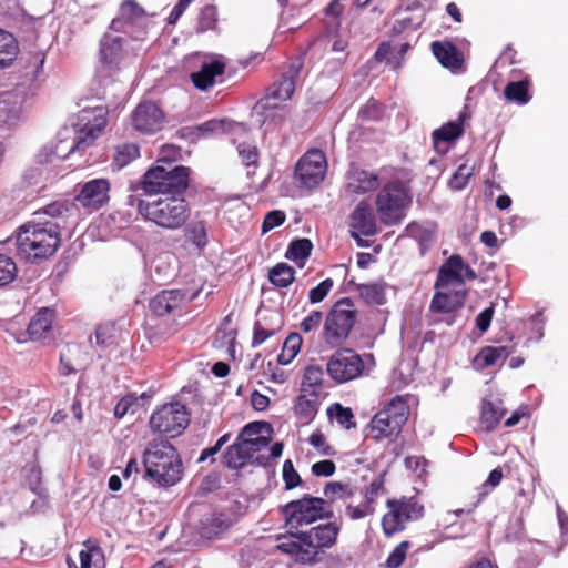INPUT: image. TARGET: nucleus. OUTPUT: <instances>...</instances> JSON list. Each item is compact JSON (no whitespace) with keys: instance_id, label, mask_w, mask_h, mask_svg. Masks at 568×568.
Instances as JSON below:
<instances>
[{"instance_id":"17","label":"nucleus","mask_w":568,"mask_h":568,"mask_svg":"<svg viewBox=\"0 0 568 568\" xmlns=\"http://www.w3.org/2000/svg\"><path fill=\"white\" fill-rule=\"evenodd\" d=\"M326 168L324 152L312 150L298 160L295 168V179L301 186L314 187L323 181Z\"/></svg>"},{"instance_id":"63","label":"nucleus","mask_w":568,"mask_h":568,"mask_svg":"<svg viewBox=\"0 0 568 568\" xmlns=\"http://www.w3.org/2000/svg\"><path fill=\"white\" fill-rule=\"evenodd\" d=\"M495 310L494 304L480 312L476 317V327L481 332H486L491 323Z\"/></svg>"},{"instance_id":"38","label":"nucleus","mask_w":568,"mask_h":568,"mask_svg":"<svg viewBox=\"0 0 568 568\" xmlns=\"http://www.w3.org/2000/svg\"><path fill=\"white\" fill-rule=\"evenodd\" d=\"M504 95L508 101L516 102L519 105H524L529 102L530 95L528 93V81H513L509 82L505 90Z\"/></svg>"},{"instance_id":"28","label":"nucleus","mask_w":568,"mask_h":568,"mask_svg":"<svg viewBox=\"0 0 568 568\" xmlns=\"http://www.w3.org/2000/svg\"><path fill=\"white\" fill-rule=\"evenodd\" d=\"M255 454L254 448H251L248 444L237 436L235 443L230 445L223 457L226 467L231 469L242 468Z\"/></svg>"},{"instance_id":"23","label":"nucleus","mask_w":568,"mask_h":568,"mask_svg":"<svg viewBox=\"0 0 568 568\" xmlns=\"http://www.w3.org/2000/svg\"><path fill=\"white\" fill-rule=\"evenodd\" d=\"M349 227L354 240H359V235L372 236L376 233V220L366 202L358 203L351 214Z\"/></svg>"},{"instance_id":"58","label":"nucleus","mask_w":568,"mask_h":568,"mask_svg":"<svg viewBox=\"0 0 568 568\" xmlns=\"http://www.w3.org/2000/svg\"><path fill=\"white\" fill-rule=\"evenodd\" d=\"M308 443L314 448H316L322 455L332 456L335 454L334 449L326 444V438L320 430L314 432L310 436Z\"/></svg>"},{"instance_id":"56","label":"nucleus","mask_w":568,"mask_h":568,"mask_svg":"<svg viewBox=\"0 0 568 568\" xmlns=\"http://www.w3.org/2000/svg\"><path fill=\"white\" fill-rule=\"evenodd\" d=\"M285 213L280 210L268 212L262 224V233H267L271 230L282 225L285 221Z\"/></svg>"},{"instance_id":"7","label":"nucleus","mask_w":568,"mask_h":568,"mask_svg":"<svg viewBox=\"0 0 568 568\" xmlns=\"http://www.w3.org/2000/svg\"><path fill=\"white\" fill-rule=\"evenodd\" d=\"M190 169L175 165L164 158L158 160L156 165L150 168L143 175L142 189L145 194L152 195H183L189 187Z\"/></svg>"},{"instance_id":"34","label":"nucleus","mask_w":568,"mask_h":568,"mask_svg":"<svg viewBox=\"0 0 568 568\" xmlns=\"http://www.w3.org/2000/svg\"><path fill=\"white\" fill-rule=\"evenodd\" d=\"M140 156V149L135 143H122L115 148L112 165L121 170Z\"/></svg>"},{"instance_id":"13","label":"nucleus","mask_w":568,"mask_h":568,"mask_svg":"<svg viewBox=\"0 0 568 568\" xmlns=\"http://www.w3.org/2000/svg\"><path fill=\"white\" fill-rule=\"evenodd\" d=\"M190 423V414L185 405L175 402L164 404L150 418V427L154 433L174 438L181 435Z\"/></svg>"},{"instance_id":"15","label":"nucleus","mask_w":568,"mask_h":568,"mask_svg":"<svg viewBox=\"0 0 568 568\" xmlns=\"http://www.w3.org/2000/svg\"><path fill=\"white\" fill-rule=\"evenodd\" d=\"M109 29L126 36L132 41H141L146 34L145 11L134 0H125Z\"/></svg>"},{"instance_id":"40","label":"nucleus","mask_w":568,"mask_h":568,"mask_svg":"<svg viewBox=\"0 0 568 568\" xmlns=\"http://www.w3.org/2000/svg\"><path fill=\"white\" fill-rule=\"evenodd\" d=\"M302 345V337L298 333H291L284 344L281 354L277 356V362L281 365H288L298 354Z\"/></svg>"},{"instance_id":"43","label":"nucleus","mask_w":568,"mask_h":568,"mask_svg":"<svg viewBox=\"0 0 568 568\" xmlns=\"http://www.w3.org/2000/svg\"><path fill=\"white\" fill-rule=\"evenodd\" d=\"M217 23V9L213 4L205 6L199 16L196 31L200 33L214 30Z\"/></svg>"},{"instance_id":"30","label":"nucleus","mask_w":568,"mask_h":568,"mask_svg":"<svg viewBox=\"0 0 568 568\" xmlns=\"http://www.w3.org/2000/svg\"><path fill=\"white\" fill-rule=\"evenodd\" d=\"M433 54L438 62L448 69H459L463 64V54L450 42L435 41L432 43Z\"/></svg>"},{"instance_id":"4","label":"nucleus","mask_w":568,"mask_h":568,"mask_svg":"<svg viewBox=\"0 0 568 568\" xmlns=\"http://www.w3.org/2000/svg\"><path fill=\"white\" fill-rule=\"evenodd\" d=\"M19 226L12 237L17 254L27 262L37 263L52 256L60 246L61 224L51 220L42 221L41 213Z\"/></svg>"},{"instance_id":"32","label":"nucleus","mask_w":568,"mask_h":568,"mask_svg":"<svg viewBox=\"0 0 568 568\" xmlns=\"http://www.w3.org/2000/svg\"><path fill=\"white\" fill-rule=\"evenodd\" d=\"M506 409L501 406V402L484 400L481 405V424L486 430L490 432L496 428L500 419L505 415Z\"/></svg>"},{"instance_id":"60","label":"nucleus","mask_w":568,"mask_h":568,"mask_svg":"<svg viewBox=\"0 0 568 568\" xmlns=\"http://www.w3.org/2000/svg\"><path fill=\"white\" fill-rule=\"evenodd\" d=\"M190 240L196 247L203 248L207 244L206 230L203 223H196L190 231Z\"/></svg>"},{"instance_id":"8","label":"nucleus","mask_w":568,"mask_h":568,"mask_svg":"<svg viewBox=\"0 0 568 568\" xmlns=\"http://www.w3.org/2000/svg\"><path fill=\"white\" fill-rule=\"evenodd\" d=\"M357 310L349 297L335 302L327 312L322 331V338L331 348L341 347L355 326Z\"/></svg>"},{"instance_id":"22","label":"nucleus","mask_w":568,"mask_h":568,"mask_svg":"<svg viewBox=\"0 0 568 568\" xmlns=\"http://www.w3.org/2000/svg\"><path fill=\"white\" fill-rule=\"evenodd\" d=\"M465 113L462 112L454 121H449L432 133L433 146L438 154H446L449 144L458 140L464 133Z\"/></svg>"},{"instance_id":"2","label":"nucleus","mask_w":568,"mask_h":568,"mask_svg":"<svg viewBox=\"0 0 568 568\" xmlns=\"http://www.w3.org/2000/svg\"><path fill=\"white\" fill-rule=\"evenodd\" d=\"M130 42V38L109 28L99 41L98 79L103 88L101 98L106 101L118 102L124 95L123 84L113 77L134 62L136 53Z\"/></svg>"},{"instance_id":"36","label":"nucleus","mask_w":568,"mask_h":568,"mask_svg":"<svg viewBox=\"0 0 568 568\" xmlns=\"http://www.w3.org/2000/svg\"><path fill=\"white\" fill-rule=\"evenodd\" d=\"M312 396L317 397V392L312 390ZM295 414L304 422H310L317 413L316 398H308L306 395L301 394L297 396L294 405Z\"/></svg>"},{"instance_id":"45","label":"nucleus","mask_w":568,"mask_h":568,"mask_svg":"<svg viewBox=\"0 0 568 568\" xmlns=\"http://www.w3.org/2000/svg\"><path fill=\"white\" fill-rule=\"evenodd\" d=\"M17 265L13 260L0 254V287L10 284L17 277Z\"/></svg>"},{"instance_id":"50","label":"nucleus","mask_w":568,"mask_h":568,"mask_svg":"<svg viewBox=\"0 0 568 568\" xmlns=\"http://www.w3.org/2000/svg\"><path fill=\"white\" fill-rule=\"evenodd\" d=\"M283 480L287 490L297 487L302 483L301 476L295 470L291 459H286L283 464Z\"/></svg>"},{"instance_id":"3","label":"nucleus","mask_w":568,"mask_h":568,"mask_svg":"<svg viewBox=\"0 0 568 568\" xmlns=\"http://www.w3.org/2000/svg\"><path fill=\"white\" fill-rule=\"evenodd\" d=\"M342 524L328 521L312 527L306 531L291 532V537H280L276 548L292 557L297 564L316 565L323 561L326 549L337 542Z\"/></svg>"},{"instance_id":"18","label":"nucleus","mask_w":568,"mask_h":568,"mask_svg":"<svg viewBox=\"0 0 568 568\" xmlns=\"http://www.w3.org/2000/svg\"><path fill=\"white\" fill-rule=\"evenodd\" d=\"M477 278L476 272L464 262L459 254H454L439 267L435 288L444 287L450 282L464 284L466 280Z\"/></svg>"},{"instance_id":"1","label":"nucleus","mask_w":568,"mask_h":568,"mask_svg":"<svg viewBox=\"0 0 568 568\" xmlns=\"http://www.w3.org/2000/svg\"><path fill=\"white\" fill-rule=\"evenodd\" d=\"M106 123V109L104 106L83 109L79 113L77 123L62 128L54 139L42 146L38 153L39 162L62 161L70 154L87 149L102 133Z\"/></svg>"},{"instance_id":"26","label":"nucleus","mask_w":568,"mask_h":568,"mask_svg":"<svg viewBox=\"0 0 568 568\" xmlns=\"http://www.w3.org/2000/svg\"><path fill=\"white\" fill-rule=\"evenodd\" d=\"M395 420L385 412L379 410L367 426V437L379 442L384 438L397 437L402 430V426H395Z\"/></svg>"},{"instance_id":"54","label":"nucleus","mask_w":568,"mask_h":568,"mask_svg":"<svg viewBox=\"0 0 568 568\" xmlns=\"http://www.w3.org/2000/svg\"><path fill=\"white\" fill-rule=\"evenodd\" d=\"M239 155L246 166L255 165L258 161V150L250 143H241L237 146Z\"/></svg>"},{"instance_id":"53","label":"nucleus","mask_w":568,"mask_h":568,"mask_svg":"<svg viewBox=\"0 0 568 568\" xmlns=\"http://www.w3.org/2000/svg\"><path fill=\"white\" fill-rule=\"evenodd\" d=\"M323 322V313L320 311H312L301 323L300 329L305 333L316 332Z\"/></svg>"},{"instance_id":"52","label":"nucleus","mask_w":568,"mask_h":568,"mask_svg":"<svg viewBox=\"0 0 568 568\" xmlns=\"http://www.w3.org/2000/svg\"><path fill=\"white\" fill-rule=\"evenodd\" d=\"M501 479H503V473H501L500 468L493 469L489 473L486 481L480 487V491L478 494L479 497H478L477 503H480L489 494L490 489H494L495 487H497L500 484Z\"/></svg>"},{"instance_id":"5","label":"nucleus","mask_w":568,"mask_h":568,"mask_svg":"<svg viewBox=\"0 0 568 568\" xmlns=\"http://www.w3.org/2000/svg\"><path fill=\"white\" fill-rule=\"evenodd\" d=\"M129 203L136 205L138 212L146 221L164 230L182 227L191 215V207L183 195H159L148 200L130 196Z\"/></svg>"},{"instance_id":"47","label":"nucleus","mask_w":568,"mask_h":568,"mask_svg":"<svg viewBox=\"0 0 568 568\" xmlns=\"http://www.w3.org/2000/svg\"><path fill=\"white\" fill-rule=\"evenodd\" d=\"M324 372L318 365L306 367L302 382V392H307V387H320L323 382Z\"/></svg>"},{"instance_id":"25","label":"nucleus","mask_w":568,"mask_h":568,"mask_svg":"<svg viewBox=\"0 0 568 568\" xmlns=\"http://www.w3.org/2000/svg\"><path fill=\"white\" fill-rule=\"evenodd\" d=\"M273 428L267 422H253L243 427L240 438H243L254 452L268 446Z\"/></svg>"},{"instance_id":"21","label":"nucleus","mask_w":568,"mask_h":568,"mask_svg":"<svg viewBox=\"0 0 568 568\" xmlns=\"http://www.w3.org/2000/svg\"><path fill=\"white\" fill-rule=\"evenodd\" d=\"M202 62L200 70L191 73V81L201 91H206L215 83L216 77L224 73L226 61L223 55L213 54Z\"/></svg>"},{"instance_id":"29","label":"nucleus","mask_w":568,"mask_h":568,"mask_svg":"<svg viewBox=\"0 0 568 568\" xmlns=\"http://www.w3.org/2000/svg\"><path fill=\"white\" fill-rule=\"evenodd\" d=\"M378 186V178L376 174L352 169L347 176V190L354 194H364L376 190Z\"/></svg>"},{"instance_id":"27","label":"nucleus","mask_w":568,"mask_h":568,"mask_svg":"<svg viewBox=\"0 0 568 568\" xmlns=\"http://www.w3.org/2000/svg\"><path fill=\"white\" fill-rule=\"evenodd\" d=\"M54 315L55 313L53 308H40L28 325L26 334L29 336V338L31 341L45 338L51 331Z\"/></svg>"},{"instance_id":"41","label":"nucleus","mask_w":568,"mask_h":568,"mask_svg":"<svg viewBox=\"0 0 568 568\" xmlns=\"http://www.w3.org/2000/svg\"><path fill=\"white\" fill-rule=\"evenodd\" d=\"M313 244L308 239H297L290 243L286 257L298 262H304L311 255Z\"/></svg>"},{"instance_id":"20","label":"nucleus","mask_w":568,"mask_h":568,"mask_svg":"<svg viewBox=\"0 0 568 568\" xmlns=\"http://www.w3.org/2000/svg\"><path fill=\"white\" fill-rule=\"evenodd\" d=\"M131 119L134 130L143 134H153L162 129L164 115L155 103L142 102L135 108Z\"/></svg>"},{"instance_id":"14","label":"nucleus","mask_w":568,"mask_h":568,"mask_svg":"<svg viewBox=\"0 0 568 568\" xmlns=\"http://www.w3.org/2000/svg\"><path fill=\"white\" fill-rule=\"evenodd\" d=\"M365 364L359 354L352 348L339 347L327 361L328 376L337 384H344L361 377Z\"/></svg>"},{"instance_id":"24","label":"nucleus","mask_w":568,"mask_h":568,"mask_svg":"<svg viewBox=\"0 0 568 568\" xmlns=\"http://www.w3.org/2000/svg\"><path fill=\"white\" fill-rule=\"evenodd\" d=\"M186 293L182 290H163L149 303V307L156 316H165L178 310L185 301Z\"/></svg>"},{"instance_id":"16","label":"nucleus","mask_w":568,"mask_h":568,"mask_svg":"<svg viewBox=\"0 0 568 568\" xmlns=\"http://www.w3.org/2000/svg\"><path fill=\"white\" fill-rule=\"evenodd\" d=\"M302 67L303 61L301 59L293 61L288 65V69L282 74L281 79L268 88L266 97L258 101L257 106L265 111L272 110L278 106V102L291 99Z\"/></svg>"},{"instance_id":"64","label":"nucleus","mask_w":568,"mask_h":568,"mask_svg":"<svg viewBox=\"0 0 568 568\" xmlns=\"http://www.w3.org/2000/svg\"><path fill=\"white\" fill-rule=\"evenodd\" d=\"M133 396H125L121 398L114 407V416L116 418H122L123 416H125L130 410L131 406L133 405Z\"/></svg>"},{"instance_id":"44","label":"nucleus","mask_w":568,"mask_h":568,"mask_svg":"<svg viewBox=\"0 0 568 568\" xmlns=\"http://www.w3.org/2000/svg\"><path fill=\"white\" fill-rule=\"evenodd\" d=\"M327 413L331 416L334 415L336 422L346 429L355 427L354 414L351 408L336 403L327 409Z\"/></svg>"},{"instance_id":"31","label":"nucleus","mask_w":568,"mask_h":568,"mask_svg":"<svg viewBox=\"0 0 568 568\" xmlns=\"http://www.w3.org/2000/svg\"><path fill=\"white\" fill-rule=\"evenodd\" d=\"M18 53L19 45L13 34L0 29V69L10 67Z\"/></svg>"},{"instance_id":"57","label":"nucleus","mask_w":568,"mask_h":568,"mask_svg":"<svg viewBox=\"0 0 568 568\" xmlns=\"http://www.w3.org/2000/svg\"><path fill=\"white\" fill-rule=\"evenodd\" d=\"M470 175V169H468L466 165H460L450 178L448 184L453 190H463L466 186Z\"/></svg>"},{"instance_id":"51","label":"nucleus","mask_w":568,"mask_h":568,"mask_svg":"<svg viewBox=\"0 0 568 568\" xmlns=\"http://www.w3.org/2000/svg\"><path fill=\"white\" fill-rule=\"evenodd\" d=\"M375 511L374 506L369 505L367 501L363 500L359 505L353 506L347 505L345 508L346 515L352 520H358L365 518L367 516L373 515Z\"/></svg>"},{"instance_id":"6","label":"nucleus","mask_w":568,"mask_h":568,"mask_svg":"<svg viewBox=\"0 0 568 568\" xmlns=\"http://www.w3.org/2000/svg\"><path fill=\"white\" fill-rule=\"evenodd\" d=\"M144 478L160 487L176 485L183 476V463L175 447L168 440L153 439L143 454Z\"/></svg>"},{"instance_id":"49","label":"nucleus","mask_w":568,"mask_h":568,"mask_svg":"<svg viewBox=\"0 0 568 568\" xmlns=\"http://www.w3.org/2000/svg\"><path fill=\"white\" fill-rule=\"evenodd\" d=\"M334 282L332 278H325L317 286L313 287L308 292L310 303H321L333 288Z\"/></svg>"},{"instance_id":"35","label":"nucleus","mask_w":568,"mask_h":568,"mask_svg":"<svg viewBox=\"0 0 568 568\" xmlns=\"http://www.w3.org/2000/svg\"><path fill=\"white\" fill-rule=\"evenodd\" d=\"M359 296L368 304L385 303V285L382 283L356 284Z\"/></svg>"},{"instance_id":"10","label":"nucleus","mask_w":568,"mask_h":568,"mask_svg":"<svg viewBox=\"0 0 568 568\" xmlns=\"http://www.w3.org/2000/svg\"><path fill=\"white\" fill-rule=\"evenodd\" d=\"M465 300V290L435 292L427 313L428 325L434 327L455 325L458 322L459 312L464 307Z\"/></svg>"},{"instance_id":"48","label":"nucleus","mask_w":568,"mask_h":568,"mask_svg":"<svg viewBox=\"0 0 568 568\" xmlns=\"http://www.w3.org/2000/svg\"><path fill=\"white\" fill-rule=\"evenodd\" d=\"M324 495L326 498L331 500H335L337 498H348L352 496V490L348 485H344L338 481H329L325 485Z\"/></svg>"},{"instance_id":"37","label":"nucleus","mask_w":568,"mask_h":568,"mask_svg":"<svg viewBox=\"0 0 568 568\" xmlns=\"http://www.w3.org/2000/svg\"><path fill=\"white\" fill-rule=\"evenodd\" d=\"M295 270L286 263H278L270 270L268 280L277 287L290 286L295 278Z\"/></svg>"},{"instance_id":"39","label":"nucleus","mask_w":568,"mask_h":568,"mask_svg":"<svg viewBox=\"0 0 568 568\" xmlns=\"http://www.w3.org/2000/svg\"><path fill=\"white\" fill-rule=\"evenodd\" d=\"M81 348L79 345H68L65 352L60 355L59 373L62 376H68L77 373L78 368L81 367L79 361H73V357L80 354Z\"/></svg>"},{"instance_id":"61","label":"nucleus","mask_w":568,"mask_h":568,"mask_svg":"<svg viewBox=\"0 0 568 568\" xmlns=\"http://www.w3.org/2000/svg\"><path fill=\"white\" fill-rule=\"evenodd\" d=\"M336 466L329 459L321 460L312 465V474L318 477H329L335 473Z\"/></svg>"},{"instance_id":"11","label":"nucleus","mask_w":568,"mask_h":568,"mask_svg":"<svg viewBox=\"0 0 568 568\" xmlns=\"http://www.w3.org/2000/svg\"><path fill=\"white\" fill-rule=\"evenodd\" d=\"M326 500L320 497L305 495L303 498L292 500L282 507L290 534L303 525L312 524L318 519L332 518L333 513L326 511Z\"/></svg>"},{"instance_id":"46","label":"nucleus","mask_w":568,"mask_h":568,"mask_svg":"<svg viewBox=\"0 0 568 568\" xmlns=\"http://www.w3.org/2000/svg\"><path fill=\"white\" fill-rule=\"evenodd\" d=\"M383 114L384 109L382 104L374 99H369L358 111V118L362 121H379Z\"/></svg>"},{"instance_id":"59","label":"nucleus","mask_w":568,"mask_h":568,"mask_svg":"<svg viewBox=\"0 0 568 568\" xmlns=\"http://www.w3.org/2000/svg\"><path fill=\"white\" fill-rule=\"evenodd\" d=\"M384 489V479L383 477L375 478L365 489L364 500L369 505L374 506V503L377 496Z\"/></svg>"},{"instance_id":"62","label":"nucleus","mask_w":568,"mask_h":568,"mask_svg":"<svg viewBox=\"0 0 568 568\" xmlns=\"http://www.w3.org/2000/svg\"><path fill=\"white\" fill-rule=\"evenodd\" d=\"M68 212L69 207L61 202H53L43 209V214L50 216L51 219H55V222L62 220Z\"/></svg>"},{"instance_id":"12","label":"nucleus","mask_w":568,"mask_h":568,"mask_svg":"<svg viewBox=\"0 0 568 568\" xmlns=\"http://www.w3.org/2000/svg\"><path fill=\"white\" fill-rule=\"evenodd\" d=\"M386 506L388 513L383 516L382 527L388 537L404 530L406 523L418 520L424 516V505L416 497L388 499Z\"/></svg>"},{"instance_id":"9","label":"nucleus","mask_w":568,"mask_h":568,"mask_svg":"<svg viewBox=\"0 0 568 568\" xmlns=\"http://www.w3.org/2000/svg\"><path fill=\"white\" fill-rule=\"evenodd\" d=\"M412 199L407 190L398 182L385 185L376 196V209L381 222L385 225H396L406 216Z\"/></svg>"},{"instance_id":"33","label":"nucleus","mask_w":568,"mask_h":568,"mask_svg":"<svg viewBox=\"0 0 568 568\" xmlns=\"http://www.w3.org/2000/svg\"><path fill=\"white\" fill-rule=\"evenodd\" d=\"M395 420V426L400 425L402 427L408 419L409 406L404 396L397 395L393 397L382 409Z\"/></svg>"},{"instance_id":"19","label":"nucleus","mask_w":568,"mask_h":568,"mask_svg":"<svg viewBox=\"0 0 568 568\" xmlns=\"http://www.w3.org/2000/svg\"><path fill=\"white\" fill-rule=\"evenodd\" d=\"M110 182L106 179H93L82 185L75 201L89 210H98L108 203L110 196Z\"/></svg>"},{"instance_id":"42","label":"nucleus","mask_w":568,"mask_h":568,"mask_svg":"<svg viewBox=\"0 0 568 568\" xmlns=\"http://www.w3.org/2000/svg\"><path fill=\"white\" fill-rule=\"evenodd\" d=\"M508 355L509 351L506 346H487L477 355V361H480L483 366L488 367L495 365L500 359H506Z\"/></svg>"},{"instance_id":"55","label":"nucleus","mask_w":568,"mask_h":568,"mask_svg":"<svg viewBox=\"0 0 568 568\" xmlns=\"http://www.w3.org/2000/svg\"><path fill=\"white\" fill-rule=\"evenodd\" d=\"M410 544L408 541H402L388 556L386 566L388 568H398L406 558V552Z\"/></svg>"}]
</instances>
